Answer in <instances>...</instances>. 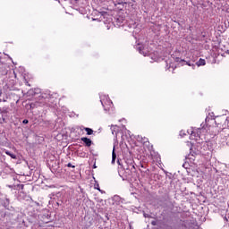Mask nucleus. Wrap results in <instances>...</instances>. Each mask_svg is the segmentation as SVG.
<instances>
[{
  "mask_svg": "<svg viewBox=\"0 0 229 229\" xmlns=\"http://www.w3.org/2000/svg\"><path fill=\"white\" fill-rule=\"evenodd\" d=\"M99 98L106 114H112V112H114V103L110 100L108 95L100 94Z\"/></svg>",
  "mask_w": 229,
  "mask_h": 229,
  "instance_id": "nucleus-1",
  "label": "nucleus"
},
{
  "mask_svg": "<svg viewBox=\"0 0 229 229\" xmlns=\"http://www.w3.org/2000/svg\"><path fill=\"white\" fill-rule=\"evenodd\" d=\"M51 95L42 94L41 98H39L38 102L30 104V108H35L37 106H45V105H47V106H51Z\"/></svg>",
  "mask_w": 229,
  "mask_h": 229,
  "instance_id": "nucleus-2",
  "label": "nucleus"
},
{
  "mask_svg": "<svg viewBox=\"0 0 229 229\" xmlns=\"http://www.w3.org/2000/svg\"><path fill=\"white\" fill-rule=\"evenodd\" d=\"M135 49H137V51H139L140 55H143V56H148L149 53V48L148 47V45L138 44L135 47Z\"/></svg>",
  "mask_w": 229,
  "mask_h": 229,
  "instance_id": "nucleus-3",
  "label": "nucleus"
},
{
  "mask_svg": "<svg viewBox=\"0 0 229 229\" xmlns=\"http://www.w3.org/2000/svg\"><path fill=\"white\" fill-rule=\"evenodd\" d=\"M187 64L191 67H192V69H196V66L197 67H201L203 65H206L207 64V62L205 61V59L203 58H200L198 62L194 64H191V63H187Z\"/></svg>",
  "mask_w": 229,
  "mask_h": 229,
  "instance_id": "nucleus-4",
  "label": "nucleus"
},
{
  "mask_svg": "<svg viewBox=\"0 0 229 229\" xmlns=\"http://www.w3.org/2000/svg\"><path fill=\"white\" fill-rule=\"evenodd\" d=\"M81 140L82 142H84L85 146H87L88 148H90L92 146V140L91 139H89L87 137H82L81 139Z\"/></svg>",
  "mask_w": 229,
  "mask_h": 229,
  "instance_id": "nucleus-5",
  "label": "nucleus"
},
{
  "mask_svg": "<svg viewBox=\"0 0 229 229\" xmlns=\"http://www.w3.org/2000/svg\"><path fill=\"white\" fill-rule=\"evenodd\" d=\"M205 129L199 128L196 131H191V137H201V131H203Z\"/></svg>",
  "mask_w": 229,
  "mask_h": 229,
  "instance_id": "nucleus-6",
  "label": "nucleus"
},
{
  "mask_svg": "<svg viewBox=\"0 0 229 229\" xmlns=\"http://www.w3.org/2000/svg\"><path fill=\"white\" fill-rule=\"evenodd\" d=\"M126 171L129 173H135V163L131 161L130 165H128L126 168Z\"/></svg>",
  "mask_w": 229,
  "mask_h": 229,
  "instance_id": "nucleus-7",
  "label": "nucleus"
},
{
  "mask_svg": "<svg viewBox=\"0 0 229 229\" xmlns=\"http://www.w3.org/2000/svg\"><path fill=\"white\" fill-rule=\"evenodd\" d=\"M117 159V154H115V147L113 148L112 152V161L111 164H115V160Z\"/></svg>",
  "mask_w": 229,
  "mask_h": 229,
  "instance_id": "nucleus-8",
  "label": "nucleus"
},
{
  "mask_svg": "<svg viewBox=\"0 0 229 229\" xmlns=\"http://www.w3.org/2000/svg\"><path fill=\"white\" fill-rule=\"evenodd\" d=\"M136 139H137L138 142H143V144H146V142H148V139L147 138H142L140 135H138V137Z\"/></svg>",
  "mask_w": 229,
  "mask_h": 229,
  "instance_id": "nucleus-9",
  "label": "nucleus"
},
{
  "mask_svg": "<svg viewBox=\"0 0 229 229\" xmlns=\"http://www.w3.org/2000/svg\"><path fill=\"white\" fill-rule=\"evenodd\" d=\"M5 154L8 155V157H11V158H13V160H17V156L15 154H13L12 152L6 150Z\"/></svg>",
  "mask_w": 229,
  "mask_h": 229,
  "instance_id": "nucleus-10",
  "label": "nucleus"
},
{
  "mask_svg": "<svg viewBox=\"0 0 229 229\" xmlns=\"http://www.w3.org/2000/svg\"><path fill=\"white\" fill-rule=\"evenodd\" d=\"M84 130H85L87 135H92V133H94V131L89 127H85Z\"/></svg>",
  "mask_w": 229,
  "mask_h": 229,
  "instance_id": "nucleus-11",
  "label": "nucleus"
},
{
  "mask_svg": "<svg viewBox=\"0 0 229 229\" xmlns=\"http://www.w3.org/2000/svg\"><path fill=\"white\" fill-rule=\"evenodd\" d=\"M186 160H190V162H193V160H194V154L190 153L188 156H186Z\"/></svg>",
  "mask_w": 229,
  "mask_h": 229,
  "instance_id": "nucleus-12",
  "label": "nucleus"
},
{
  "mask_svg": "<svg viewBox=\"0 0 229 229\" xmlns=\"http://www.w3.org/2000/svg\"><path fill=\"white\" fill-rule=\"evenodd\" d=\"M30 94L32 96H37V94H40V89H35L34 90H30Z\"/></svg>",
  "mask_w": 229,
  "mask_h": 229,
  "instance_id": "nucleus-13",
  "label": "nucleus"
},
{
  "mask_svg": "<svg viewBox=\"0 0 229 229\" xmlns=\"http://www.w3.org/2000/svg\"><path fill=\"white\" fill-rule=\"evenodd\" d=\"M1 114H2V118H0V124H3V122H4V114H6V111L3 109L1 111Z\"/></svg>",
  "mask_w": 229,
  "mask_h": 229,
  "instance_id": "nucleus-14",
  "label": "nucleus"
},
{
  "mask_svg": "<svg viewBox=\"0 0 229 229\" xmlns=\"http://www.w3.org/2000/svg\"><path fill=\"white\" fill-rule=\"evenodd\" d=\"M117 128L116 125H112L111 131H112V134L115 135V137H117V131H115V129Z\"/></svg>",
  "mask_w": 229,
  "mask_h": 229,
  "instance_id": "nucleus-15",
  "label": "nucleus"
},
{
  "mask_svg": "<svg viewBox=\"0 0 229 229\" xmlns=\"http://www.w3.org/2000/svg\"><path fill=\"white\" fill-rule=\"evenodd\" d=\"M8 205H10V199H5L4 200V207H8Z\"/></svg>",
  "mask_w": 229,
  "mask_h": 229,
  "instance_id": "nucleus-16",
  "label": "nucleus"
},
{
  "mask_svg": "<svg viewBox=\"0 0 229 229\" xmlns=\"http://www.w3.org/2000/svg\"><path fill=\"white\" fill-rule=\"evenodd\" d=\"M119 176H121V178L124 181V180H128V177L126 175H121V173H119Z\"/></svg>",
  "mask_w": 229,
  "mask_h": 229,
  "instance_id": "nucleus-17",
  "label": "nucleus"
},
{
  "mask_svg": "<svg viewBox=\"0 0 229 229\" xmlns=\"http://www.w3.org/2000/svg\"><path fill=\"white\" fill-rule=\"evenodd\" d=\"M92 225V221H89L86 224L87 228H90V225Z\"/></svg>",
  "mask_w": 229,
  "mask_h": 229,
  "instance_id": "nucleus-18",
  "label": "nucleus"
},
{
  "mask_svg": "<svg viewBox=\"0 0 229 229\" xmlns=\"http://www.w3.org/2000/svg\"><path fill=\"white\" fill-rule=\"evenodd\" d=\"M117 21L119 22V24H123V17L118 18Z\"/></svg>",
  "mask_w": 229,
  "mask_h": 229,
  "instance_id": "nucleus-19",
  "label": "nucleus"
},
{
  "mask_svg": "<svg viewBox=\"0 0 229 229\" xmlns=\"http://www.w3.org/2000/svg\"><path fill=\"white\" fill-rule=\"evenodd\" d=\"M28 123H30V121L28 119H24L22 121V124H28Z\"/></svg>",
  "mask_w": 229,
  "mask_h": 229,
  "instance_id": "nucleus-20",
  "label": "nucleus"
},
{
  "mask_svg": "<svg viewBox=\"0 0 229 229\" xmlns=\"http://www.w3.org/2000/svg\"><path fill=\"white\" fill-rule=\"evenodd\" d=\"M67 167H72V168H74V167H76L75 165H73L72 164H71V163H68L67 164Z\"/></svg>",
  "mask_w": 229,
  "mask_h": 229,
  "instance_id": "nucleus-21",
  "label": "nucleus"
},
{
  "mask_svg": "<svg viewBox=\"0 0 229 229\" xmlns=\"http://www.w3.org/2000/svg\"><path fill=\"white\" fill-rule=\"evenodd\" d=\"M18 187H21V189H24V184H20Z\"/></svg>",
  "mask_w": 229,
  "mask_h": 229,
  "instance_id": "nucleus-22",
  "label": "nucleus"
},
{
  "mask_svg": "<svg viewBox=\"0 0 229 229\" xmlns=\"http://www.w3.org/2000/svg\"><path fill=\"white\" fill-rule=\"evenodd\" d=\"M117 4H123V1L119 0V1L117 2Z\"/></svg>",
  "mask_w": 229,
  "mask_h": 229,
  "instance_id": "nucleus-23",
  "label": "nucleus"
},
{
  "mask_svg": "<svg viewBox=\"0 0 229 229\" xmlns=\"http://www.w3.org/2000/svg\"><path fill=\"white\" fill-rule=\"evenodd\" d=\"M180 135H181V137H182V136L186 135V134H185L184 132L181 131V132H180Z\"/></svg>",
  "mask_w": 229,
  "mask_h": 229,
  "instance_id": "nucleus-24",
  "label": "nucleus"
},
{
  "mask_svg": "<svg viewBox=\"0 0 229 229\" xmlns=\"http://www.w3.org/2000/svg\"><path fill=\"white\" fill-rule=\"evenodd\" d=\"M118 165H121V160L117 159Z\"/></svg>",
  "mask_w": 229,
  "mask_h": 229,
  "instance_id": "nucleus-25",
  "label": "nucleus"
},
{
  "mask_svg": "<svg viewBox=\"0 0 229 229\" xmlns=\"http://www.w3.org/2000/svg\"><path fill=\"white\" fill-rule=\"evenodd\" d=\"M166 69H171V65L169 66V65H166Z\"/></svg>",
  "mask_w": 229,
  "mask_h": 229,
  "instance_id": "nucleus-26",
  "label": "nucleus"
},
{
  "mask_svg": "<svg viewBox=\"0 0 229 229\" xmlns=\"http://www.w3.org/2000/svg\"><path fill=\"white\" fill-rule=\"evenodd\" d=\"M227 55H229V51L227 50L226 52H225Z\"/></svg>",
  "mask_w": 229,
  "mask_h": 229,
  "instance_id": "nucleus-27",
  "label": "nucleus"
},
{
  "mask_svg": "<svg viewBox=\"0 0 229 229\" xmlns=\"http://www.w3.org/2000/svg\"><path fill=\"white\" fill-rule=\"evenodd\" d=\"M79 0H74L75 3H78Z\"/></svg>",
  "mask_w": 229,
  "mask_h": 229,
  "instance_id": "nucleus-28",
  "label": "nucleus"
},
{
  "mask_svg": "<svg viewBox=\"0 0 229 229\" xmlns=\"http://www.w3.org/2000/svg\"><path fill=\"white\" fill-rule=\"evenodd\" d=\"M93 167H94V169H96V165H94V166H93Z\"/></svg>",
  "mask_w": 229,
  "mask_h": 229,
  "instance_id": "nucleus-29",
  "label": "nucleus"
},
{
  "mask_svg": "<svg viewBox=\"0 0 229 229\" xmlns=\"http://www.w3.org/2000/svg\"><path fill=\"white\" fill-rule=\"evenodd\" d=\"M9 188H10V189H12V186H11V185H9Z\"/></svg>",
  "mask_w": 229,
  "mask_h": 229,
  "instance_id": "nucleus-30",
  "label": "nucleus"
}]
</instances>
